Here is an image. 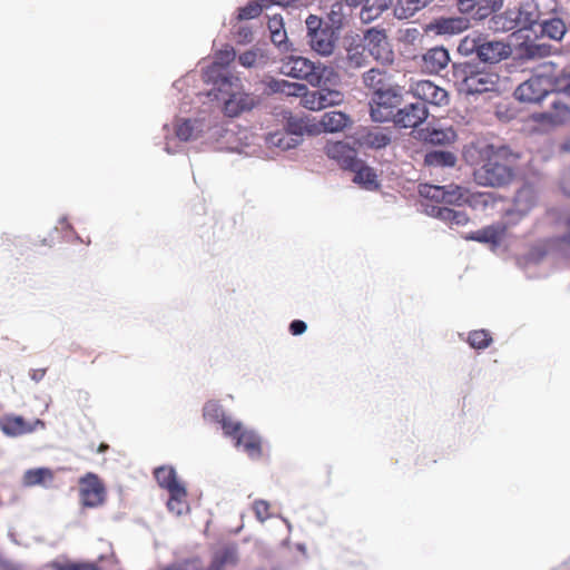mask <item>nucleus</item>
I'll return each mask as SVG.
<instances>
[{
    "mask_svg": "<svg viewBox=\"0 0 570 570\" xmlns=\"http://www.w3.org/2000/svg\"><path fill=\"white\" fill-rule=\"evenodd\" d=\"M463 158L474 166V181L484 187L500 188L514 177L512 165L520 158L507 144H485L483 147L469 146Z\"/></svg>",
    "mask_w": 570,
    "mask_h": 570,
    "instance_id": "f257e3e1",
    "label": "nucleus"
},
{
    "mask_svg": "<svg viewBox=\"0 0 570 570\" xmlns=\"http://www.w3.org/2000/svg\"><path fill=\"white\" fill-rule=\"evenodd\" d=\"M550 80L534 76L520 83L514 90V98L520 102L542 105L547 102L548 109L535 112L533 118L537 121L560 125L570 119V107L562 102L552 91Z\"/></svg>",
    "mask_w": 570,
    "mask_h": 570,
    "instance_id": "f03ea898",
    "label": "nucleus"
},
{
    "mask_svg": "<svg viewBox=\"0 0 570 570\" xmlns=\"http://www.w3.org/2000/svg\"><path fill=\"white\" fill-rule=\"evenodd\" d=\"M206 97L210 101H223V110L228 117H236L254 106V98L242 90L239 78L232 75L219 73Z\"/></svg>",
    "mask_w": 570,
    "mask_h": 570,
    "instance_id": "7ed1b4c3",
    "label": "nucleus"
},
{
    "mask_svg": "<svg viewBox=\"0 0 570 570\" xmlns=\"http://www.w3.org/2000/svg\"><path fill=\"white\" fill-rule=\"evenodd\" d=\"M403 89L379 79L371 96L370 116L374 122L392 121L395 110L403 101Z\"/></svg>",
    "mask_w": 570,
    "mask_h": 570,
    "instance_id": "20e7f679",
    "label": "nucleus"
},
{
    "mask_svg": "<svg viewBox=\"0 0 570 570\" xmlns=\"http://www.w3.org/2000/svg\"><path fill=\"white\" fill-rule=\"evenodd\" d=\"M222 128L205 118L180 119L175 126V136L179 141L202 144L213 142Z\"/></svg>",
    "mask_w": 570,
    "mask_h": 570,
    "instance_id": "39448f33",
    "label": "nucleus"
},
{
    "mask_svg": "<svg viewBox=\"0 0 570 570\" xmlns=\"http://www.w3.org/2000/svg\"><path fill=\"white\" fill-rule=\"evenodd\" d=\"M330 69L321 63L301 56L287 55V77L304 79L314 87H320L326 80Z\"/></svg>",
    "mask_w": 570,
    "mask_h": 570,
    "instance_id": "423d86ee",
    "label": "nucleus"
},
{
    "mask_svg": "<svg viewBox=\"0 0 570 570\" xmlns=\"http://www.w3.org/2000/svg\"><path fill=\"white\" fill-rule=\"evenodd\" d=\"M538 194L533 185L523 184L515 193L512 204L504 210V220L509 226L517 225L537 205Z\"/></svg>",
    "mask_w": 570,
    "mask_h": 570,
    "instance_id": "0eeeda50",
    "label": "nucleus"
},
{
    "mask_svg": "<svg viewBox=\"0 0 570 570\" xmlns=\"http://www.w3.org/2000/svg\"><path fill=\"white\" fill-rule=\"evenodd\" d=\"M224 434L235 441V446L252 459L261 456V439L255 431L245 428L239 421H224Z\"/></svg>",
    "mask_w": 570,
    "mask_h": 570,
    "instance_id": "6e6552de",
    "label": "nucleus"
},
{
    "mask_svg": "<svg viewBox=\"0 0 570 570\" xmlns=\"http://www.w3.org/2000/svg\"><path fill=\"white\" fill-rule=\"evenodd\" d=\"M321 134L320 126L309 116L298 117L287 111V150L296 148L303 137Z\"/></svg>",
    "mask_w": 570,
    "mask_h": 570,
    "instance_id": "1a4fd4ad",
    "label": "nucleus"
},
{
    "mask_svg": "<svg viewBox=\"0 0 570 570\" xmlns=\"http://www.w3.org/2000/svg\"><path fill=\"white\" fill-rule=\"evenodd\" d=\"M80 502L87 508H97L105 501L106 490L97 474L88 472L79 479Z\"/></svg>",
    "mask_w": 570,
    "mask_h": 570,
    "instance_id": "9d476101",
    "label": "nucleus"
},
{
    "mask_svg": "<svg viewBox=\"0 0 570 570\" xmlns=\"http://www.w3.org/2000/svg\"><path fill=\"white\" fill-rule=\"evenodd\" d=\"M410 91L419 99V102H423L425 106L430 104L441 107L449 104L448 91L428 79L413 82Z\"/></svg>",
    "mask_w": 570,
    "mask_h": 570,
    "instance_id": "9b49d317",
    "label": "nucleus"
},
{
    "mask_svg": "<svg viewBox=\"0 0 570 570\" xmlns=\"http://www.w3.org/2000/svg\"><path fill=\"white\" fill-rule=\"evenodd\" d=\"M430 112L423 102H410L395 110L392 122L399 128H417L429 117Z\"/></svg>",
    "mask_w": 570,
    "mask_h": 570,
    "instance_id": "f8f14e48",
    "label": "nucleus"
},
{
    "mask_svg": "<svg viewBox=\"0 0 570 570\" xmlns=\"http://www.w3.org/2000/svg\"><path fill=\"white\" fill-rule=\"evenodd\" d=\"M325 155L335 160L344 170L354 169L357 161L361 159L357 156V150L346 141H328L324 147Z\"/></svg>",
    "mask_w": 570,
    "mask_h": 570,
    "instance_id": "ddd939ff",
    "label": "nucleus"
},
{
    "mask_svg": "<svg viewBox=\"0 0 570 570\" xmlns=\"http://www.w3.org/2000/svg\"><path fill=\"white\" fill-rule=\"evenodd\" d=\"M469 27L470 21L465 17H439L431 20L424 30L438 36H452L465 31Z\"/></svg>",
    "mask_w": 570,
    "mask_h": 570,
    "instance_id": "4468645a",
    "label": "nucleus"
},
{
    "mask_svg": "<svg viewBox=\"0 0 570 570\" xmlns=\"http://www.w3.org/2000/svg\"><path fill=\"white\" fill-rule=\"evenodd\" d=\"M504 0H458L461 13H473L476 20H483L503 7Z\"/></svg>",
    "mask_w": 570,
    "mask_h": 570,
    "instance_id": "2eb2a0df",
    "label": "nucleus"
},
{
    "mask_svg": "<svg viewBox=\"0 0 570 570\" xmlns=\"http://www.w3.org/2000/svg\"><path fill=\"white\" fill-rule=\"evenodd\" d=\"M498 80L499 76L497 73L484 72L483 68L481 69L478 65L470 80H466V86L460 87V91L468 96L480 95L493 90Z\"/></svg>",
    "mask_w": 570,
    "mask_h": 570,
    "instance_id": "dca6fc26",
    "label": "nucleus"
},
{
    "mask_svg": "<svg viewBox=\"0 0 570 570\" xmlns=\"http://www.w3.org/2000/svg\"><path fill=\"white\" fill-rule=\"evenodd\" d=\"M511 53L512 49L510 45H505L502 41L487 40L485 38H482L478 61L484 65H493L507 59Z\"/></svg>",
    "mask_w": 570,
    "mask_h": 570,
    "instance_id": "f3484780",
    "label": "nucleus"
},
{
    "mask_svg": "<svg viewBox=\"0 0 570 570\" xmlns=\"http://www.w3.org/2000/svg\"><path fill=\"white\" fill-rule=\"evenodd\" d=\"M514 13H520L519 17L515 18V21H518L517 31L512 32V38H522L524 37L523 32H533L534 37H538V31L534 29L535 26L539 27V11L537 10V7L533 4H525L515 7Z\"/></svg>",
    "mask_w": 570,
    "mask_h": 570,
    "instance_id": "a211bd4d",
    "label": "nucleus"
},
{
    "mask_svg": "<svg viewBox=\"0 0 570 570\" xmlns=\"http://www.w3.org/2000/svg\"><path fill=\"white\" fill-rule=\"evenodd\" d=\"M507 224H492L475 232H470L463 236L466 240H473L489 245L492 249L499 247L503 240L507 230Z\"/></svg>",
    "mask_w": 570,
    "mask_h": 570,
    "instance_id": "6ab92c4d",
    "label": "nucleus"
},
{
    "mask_svg": "<svg viewBox=\"0 0 570 570\" xmlns=\"http://www.w3.org/2000/svg\"><path fill=\"white\" fill-rule=\"evenodd\" d=\"M45 426L41 420H36L32 424L24 421L22 416L10 415L0 421L1 431L8 436H19L32 432L36 426Z\"/></svg>",
    "mask_w": 570,
    "mask_h": 570,
    "instance_id": "aec40b11",
    "label": "nucleus"
},
{
    "mask_svg": "<svg viewBox=\"0 0 570 570\" xmlns=\"http://www.w3.org/2000/svg\"><path fill=\"white\" fill-rule=\"evenodd\" d=\"M350 171L354 173L353 183L358 185L361 188L370 191H374L380 188L381 185L375 169L368 166L363 159H360L354 169H351Z\"/></svg>",
    "mask_w": 570,
    "mask_h": 570,
    "instance_id": "412c9836",
    "label": "nucleus"
},
{
    "mask_svg": "<svg viewBox=\"0 0 570 570\" xmlns=\"http://www.w3.org/2000/svg\"><path fill=\"white\" fill-rule=\"evenodd\" d=\"M338 37L340 35L332 31L331 28H324L322 31L311 36L308 38V43L318 55L330 56L334 51Z\"/></svg>",
    "mask_w": 570,
    "mask_h": 570,
    "instance_id": "4be33fe9",
    "label": "nucleus"
},
{
    "mask_svg": "<svg viewBox=\"0 0 570 570\" xmlns=\"http://www.w3.org/2000/svg\"><path fill=\"white\" fill-rule=\"evenodd\" d=\"M522 41L515 43L514 46L518 48L519 56L522 59L532 60L535 58H544L550 56L551 46L548 43H537L531 39L530 35H525L522 37Z\"/></svg>",
    "mask_w": 570,
    "mask_h": 570,
    "instance_id": "5701e85b",
    "label": "nucleus"
},
{
    "mask_svg": "<svg viewBox=\"0 0 570 570\" xmlns=\"http://www.w3.org/2000/svg\"><path fill=\"white\" fill-rule=\"evenodd\" d=\"M351 122L347 114L334 110L325 112L316 124L320 126L321 132H337L347 128Z\"/></svg>",
    "mask_w": 570,
    "mask_h": 570,
    "instance_id": "b1692460",
    "label": "nucleus"
},
{
    "mask_svg": "<svg viewBox=\"0 0 570 570\" xmlns=\"http://www.w3.org/2000/svg\"><path fill=\"white\" fill-rule=\"evenodd\" d=\"M419 137L425 144L433 146H445L455 140L456 134L451 128L443 129L426 127L419 131Z\"/></svg>",
    "mask_w": 570,
    "mask_h": 570,
    "instance_id": "393cba45",
    "label": "nucleus"
},
{
    "mask_svg": "<svg viewBox=\"0 0 570 570\" xmlns=\"http://www.w3.org/2000/svg\"><path fill=\"white\" fill-rule=\"evenodd\" d=\"M520 13H514L513 8L507 9L504 12L497 14V12L491 14V18L488 21V28L493 32H508V31H517L518 21L515 18L519 17Z\"/></svg>",
    "mask_w": 570,
    "mask_h": 570,
    "instance_id": "a878e982",
    "label": "nucleus"
},
{
    "mask_svg": "<svg viewBox=\"0 0 570 570\" xmlns=\"http://www.w3.org/2000/svg\"><path fill=\"white\" fill-rule=\"evenodd\" d=\"M235 50L229 46H226L223 50H220L216 55L213 66L205 73L206 81L214 85V81L218 78L219 73L229 75L227 70L224 69V67L232 62L235 59Z\"/></svg>",
    "mask_w": 570,
    "mask_h": 570,
    "instance_id": "bb28decb",
    "label": "nucleus"
},
{
    "mask_svg": "<svg viewBox=\"0 0 570 570\" xmlns=\"http://www.w3.org/2000/svg\"><path fill=\"white\" fill-rule=\"evenodd\" d=\"M423 62L431 72H439L450 62V53L443 46L429 49L423 55Z\"/></svg>",
    "mask_w": 570,
    "mask_h": 570,
    "instance_id": "cd10ccee",
    "label": "nucleus"
},
{
    "mask_svg": "<svg viewBox=\"0 0 570 570\" xmlns=\"http://www.w3.org/2000/svg\"><path fill=\"white\" fill-rule=\"evenodd\" d=\"M454 153L445 149H432L424 155V165L434 168H452L456 164Z\"/></svg>",
    "mask_w": 570,
    "mask_h": 570,
    "instance_id": "c85d7f7f",
    "label": "nucleus"
},
{
    "mask_svg": "<svg viewBox=\"0 0 570 570\" xmlns=\"http://www.w3.org/2000/svg\"><path fill=\"white\" fill-rule=\"evenodd\" d=\"M538 35L548 37L551 40L560 41L564 37L568 28L564 21L559 17L543 19L539 23Z\"/></svg>",
    "mask_w": 570,
    "mask_h": 570,
    "instance_id": "c756f323",
    "label": "nucleus"
},
{
    "mask_svg": "<svg viewBox=\"0 0 570 570\" xmlns=\"http://www.w3.org/2000/svg\"><path fill=\"white\" fill-rule=\"evenodd\" d=\"M237 549L235 546H224L217 549L207 570H224L237 562Z\"/></svg>",
    "mask_w": 570,
    "mask_h": 570,
    "instance_id": "7c9ffc66",
    "label": "nucleus"
},
{
    "mask_svg": "<svg viewBox=\"0 0 570 570\" xmlns=\"http://www.w3.org/2000/svg\"><path fill=\"white\" fill-rule=\"evenodd\" d=\"M446 187L444 204L454 206H463L468 204L472 206V198H474V195L471 194L468 188L455 184L446 185Z\"/></svg>",
    "mask_w": 570,
    "mask_h": 570,
    "instance_id": "2f4dec72",
    "label": "nucleus"
},
{
    "mask_svg": "<svg viewBox=\"0 0 570 570\" xmlns=\"http://www.w3.org/2000/svg\"><path fill=\"white\" fill-rule=\"evenodd\" d=\"M433 0H399L394 8V17L399 20L412 18L417 11L428 7Z\"/></svg>",
    "mask_w": 570,
    "mask_h": 570,
    "instance_id": "473e14b6",
    "label": "nucleus"
},
{
    "mask_svg": "<svg viewBox=\"0 0 570 570\" xmlns=\"http://www.w3.org/2000/svg\"><path fill=\"white\" fill-rule=\"evenodd\" d=\"M272 6L285 7V0H256L249 2L244 8L239 9L238 20H248L259 16L264 8H271Z\"/></svg>",
    "mask_w": 570,
    "mask_h": 570,
    "instance_id": "72a5a7b5",
    "label": "nucleus"
},
{
    "mask_svg": "<svg viewBox=\"0 0 570 570\" xmlns=\"http://www.w3.org/2000/svg\"><path fill=\"white\" fill-rule=\"evenodd\" d=\"M386 39L387 36L384 29L370 28L364 32V48L372 55H380L387 43Z\"/></svg>",
    "mask_w": 570,
    "mask_h": 570,
    "instance_id": "f704fd0d",
    "label": "nucleus"
},
{
    "mask_svg": "<svg viewBox=\"0 0 570 570\" xmlns=\"http://www.w3.org/2000/svg\"><path fill=\"white\" fill-rule=\"evenodd\" d=\"M394 0H366L365 7L361 10V19L370 23L377 19L384 11L391 8Z\"/></svg>",
    "mask_w": 570,
    "mask_h": 570,
    "instance_id": "c9c22d12",
    "label": "nucleus"
},
{
    "mask_svg": "<svg viewBox=\"0 0 570 570\" xmlns=\"http://www.w3.org/2000/svg\"><path fill=\"white\" fill-rule=\"evenodd\" d=\"M53 480V473L48 468L29 469L23 473L22 483L26 487L47 485Z\"/></svg>",
    "mask_w": 570,
    "mask_h": 570,
    "instance_id": "e433bc0d",
    "label": "nucleus"
},
{
    "mask_svg": "<svg viewBox=\"0 0 570 570\" xmlns=\"http://www.w3.org/2000/svg\"><path fill=\"white\" fill-rule=\"evenodd\" d=\"M187 491L186 488H176L169 491V499L167 501V508L170 512L176 515H181L189 510L187 503Z\"/></svg>",
    "mask_w": 570,
    "mask_h": 570,
    "instance_id": "4c0bfd02",
    "label": "nucleus"
},
{
    "mask_svg": "<svg viewBox=\"0 0 570 570\" xmlns=\"http://www.w3.org/2000/svg\"><path fill=\"white\" fill-rule=\"evenodd\" d=\"M155 478L158 484L168 492L176 488H183L184 484L177 479L176 471L173 466H159L155 470Z\"/></svg>",
    "mask_w": 570,
    "mask_h": 570,
    "instance_id": "58836bf2",
    "label": "nucleus"
},
{
    "mask_svg": "<svg viewBox=\"0 0 570 570\" xmlns=\"http://www.w3.org/2000/svg\"><path fill=\"white\" fill-rule=\"evenodd\" d=\"M267 27L271 32L272 42L279 48L285 45V29L282 14L277 12L272 13L268 17Z\"/></svg>",
    "mask_w": 570,
    "mask_h": 570,
    "instance_id": "ea45409f",
    "label": "nucleus"
},
{
    "mask_svg": "<svg viewBox=\"0 0 570 570\" xmlns=\"http://www.w3.org/2000/svg\"><path fill=\"white\" fill-rule=\"evenodd\" d=\"M391 140V136L383 131L368 130L362 136V144L374 150L386 148Z\"/></svg>",
    "mask_w": 570,
    "mask_h": 570,
    "instance_id": "a19ab883",
    "label": "nucleus"
},
{
    "mask_svg": "<svg viewBox=\"0 0 570 570\" xmlns=\"http://www.w3.org/2000/svg\"><path fill=\"white\" fill-rule=\"evenodd\" d=\"M204 419L209 422L220 423L224 430V421H235L230 416H226L222 405L216 401H208L204 406Z\"/></svg>",
    "mask_w": 570,
    "mask_h": 570,
    "instance_id": "79ce46f5",
    "label": "nucleus"
},
{
    "mask_svg": "<svg viewBox=\"0 0 570 570\" xmlns=\"http://www.w3.org/2000/svg\"><path fill=\"white\" fill-rule=\"evenodd\" d=\"M493 342L492 335L488 330H473L469 332L466 343L471 348L485 350Z\"/></svg>",
    "mask_w": 570,
    "mask_h": 570,
    "instance_id": "37998d69",
    "label": "nucleus"
},
{
    "mask_svg": "<svg viewBox=\"0 0 570 570\" xmlns=\"http://www.w3.org/2000/svg\"><path fill=\"white\" fill-rule=\"evenodd\" d=\"M445 188H448L446 185L421 184L419 186V194L425 199L444 204Z\"/></svg>",
    "mask_w": 570,
    "mask_h": 570,
    "instance_id": "c03bdc74",
    "label": "nucleus"
},
{
    "mask_svg": "<svg viewBox=\"0 0 570 570\" xmlns=\"http://www.w3.org/2000/svg\"><path fill=\"white\" fill-rule=\"evenodd\" d=\"M482 36L481 35H478V36H466L464 37L460 43H459V47H458V51L459 53L463 55V56H470V55H475V58L473 60H478V57H479V49H480V46H481V42H482Z\"/></svg>",
    "mask_w": 570,
    "mask_h": 570,
    "instance_id": "a18cd8bd",
    "label": "nucleus"
},
{
    "mask_svg": "<svg viewBox=\"0 0 570 570\" xmlns=\"http://www.w3.org/2000/svg\"><path fill=\"white\" fill-rule=\"evenodd\" d=\"M550 86H552V91L557 97L562 94L570 98V71L562 70L553 76L550 79Z\"/></svg>",
    "mask_w": 570,
    "mask_h": 570,
    "instance_id": "49530a36",
    "label": "nucleus"
},
{
    "mask_svg": "<svg viewBox=\"0 0 570 570\" xmlns=\"http://www.w3.org/2000/svg\"><path fill=\"white\" fill-rule=\"evenodd\" d=\"M478 63L474 60L453 63V76L456 80H461V87L466 86V80L473 75Z\"/></svg>",
    "mask_w": 570,
    "mask_h": 570,
    "instance_id": "de8ad7c7",
    "label": "nucleus"
},
{
    "mask_svg": "<svg viewBox=\"0 0 570 570\" xmlns=\"http://www.w3.org/2000/svg\"><path fill=\"white\" fill-rule=\"evenodd\" d=\"M52 570H99L96 562L82 561H53L50 564Z\"/></svg>",
    "mask_w": 570,
    "mask_h": 570,
    "instance_id": "09e8293b",
    "label": "nucleus"
},
{
    "mask_svg": "<svg viewBox=\"0 0 570 570\" xmlns=\"http://www.w3.org/2000/svg\"><path fill=\"white\" fill-rule=\"evenodd\" d=\"M285 139V134L282 130H277L274 132H269L266 138L265 142L267 148L271 150V157L281 155L282 151L285 150L283 147V141Z\"/></svg>",
    "mask_w": 570,
    "mask_h": 570,
    "instance_id": "8fccbe9b",
    "label": "nucleus"
},
{
    "mask_svg": "<svg viewBox=\"0 0 570 570\" xmlns=\"http://www.w3.org/2000/svg\"><path fill=\"white\" fill-rule=\"evenodd\" d=\"M322 100V88L320 87L314 91L308 90L306 96L299 101V105L308 110H322L324 109V102Z\"/></svg>",
    "mask_w": 570,
    "mask_h": 570,
    "instance_id": "3c124183",
    "label": "nucleus"
},
{
    "mask_svg": "<svg viewBox=\"0 0 570 570\" xmlns=\"http://www.w3.org/2000/svg\"><path fill=\"white\" fill-rule=\"evenodd\" d=\"M341 9V4H334L327 14V21L325 22V28H331L332 31L337 35H340V30L343 27L344 20V16L342 14Z\"/></svg>",
    "mask_w": 570,
    "mask_h": 570,
    "instance_id": "603ef678",
    "label": "nucleus"
},
{
    "mask_svg": "<svg viewBox=\"0 0 570 570\" xmlns=\"http://www.w3.org/2000/svg\"><path fill=\"white\" fill-rule=\"evenodd\" d=\"M264 60L263 51L259 49H252L243 52L238 57L239 63L245 68L256 67L261 61Z\"/></svg>",
    "mask_w": 570,
    "mask_h": 570,
    "instance_id": "864d4df0",
    "label": "nucleus"
},
{
    "mask_svg": "<svg viewBox=\"0 0 570 570\" xmlns=\"http://www.w3.org/2000/svg\"><path fill=\"white\" fill-rule=\"evenodd\" d=\"M443 218L441 220L448 222L451 225L462 226L469 222V217L465 212L456 210L449 207H445L444 212H442Z\"/></svg>",
    "mask_w": 570,
    "mask_h": 570,
    "instance_id": "5fc2aeb1",
    "label": "nucleus"
},
{
    "mask_svg": "<svg viewBox=\"0 0 570 570\" xmlns=\"http://www.w3.org/2000/svg\"><path fill=\"white\" fill-rule=\"evenodd\" d=\"M271 509V504L265 500H256L253 503L255 517L262 523L274 515Z\"/></svg>",
    "mask_w": 570,
    "mask_h": 570,
    "instance_id": "6e6d98bb",
    "label": "nucleus"
},
{
    "mask_svg": "<svg viewBox=\"0 0 570 570\" xmlns=\"http://www.w3.org/2000/svg\"><path fill=\"white\" fill-rule=\"evenodd\" d=\"M322 99L325 109L330 106L341 104L343 101V94L336 89L322 88Z\"/></svg>",
    "mask_w": 570,
    "mask_h": 570,
    "instance_id": "4d7b16f0",
    "label": "nucleus"
},
{
    "mask_svg": "<svg viewBox=\"0 0 570 570\" xmlns=\"http://www.w3.org/2000/svg\"><path fill=\"white\" fill-rule=\"evenodd\" d=\"M548 252L543 246H533L524 255V259L528 264L537 265L543 261Z\"/></svg>",
    "mask_w": 570,
    "mask_h": 570,
    "instance_id": "13d9d810",
    "label": "nucleus"
},
{
    "mask_svg": "<svg viewBox=\"0 0 570 570\" xmlns=\"http://www.w3.org/2000/svg\"><path fill=\"white\" fill-rule=\"evenodd\" d=\"M305 22H306L308 38L313 35L317 33L318 31H322L325 28V22L323 21V19L315 14H309L306 18Z\"/></svg>",
    "mask_w": 570,
    "mask_h": 570,
    "instance_id": "bf43d9fd",
    "label": "nucleus"
},
{
    "mask_svg": "<svg viewBox=\"0 0 570 570\" xmlns=\"http://www.w3.org/2000/svg\"><path fill=\"white\" fill-rule=\"evenodd\" d=\"M307 92H308V88L305 83L287 81V98L294 97V98H301V100H302L306 96Z\"/></svg>",
    "mask_w": 570,
    "mask_h": 570,
    "instance_id": "052dcab7",
    "label": "nucleus"
},
{
    "mask_svg": "<svg viewBox=\"0 0 570 570\" xmlns=\"http://www.w3.org/2000/svg\"><path fill=\"white\" fill-rule=\"evenodd\" d=\"M203 564L198 559L187 560L181 563H177L173 567L167 568L166 570H202Z\"/></svg>",
    "mask_w": 570,
    "mask_h": 570,
    "instance_id": "680f3d73",
    "label": "nucleus"
},
{
    "mask_svg": "<svg viewBox=\"0 0 570 570\" xmlns=\"http://www.w3.org/2000/svg\"><path fill=\"white\" fill-rule=\"evenodd\" d=\"M288 331L294 336H299L307 331V323L303 320H293L288 324Z\"/></svg>",
    "mask_w": 570,
    "mask_h": 570,
    "instance_id": "e2e57ef3",
    "label": "nucleus"
},
{
    "mask_svg": "<svg viewBox=\"0 0 570 570\" xmlns=\"http://www.w3.org/2000/svg\"><path fill=\"white\" fill-rule=\"evenodd\" d=\"M265 82L269 94L283 92L285 88V80H277L273 77H268Z\"/></svg>",
    "mask_w": 570,
    "mask_h": 570,
    "instance_id": "0e129e2a",
    "label": "nucleus"
},
{
    "mask_svg": "<svg viewBox=\"0 0 570 570\" xmlns=\"http://www.w3.org/2000/svg\"><path fill=\"white\" fill-rule=\"evenodd\" d=\"M253 37L252 29L248 26H239L236 31V39L239 43L250 42Z\"/></svg>",
    "mask_w": 570,
    "mask_h": 570,
    "instance_id": "69168bd1",
    "label": "nucleus"
},
{
    "mask_svg": "<svg viewBox=\"0 0 570 570\" xmlns=\"http://www.w3.org/2000/svg\"><path fill=\"white\" fill-rule=\"evenodd\" d=\"M445 207L446 206L440 205L439 203L435 205H425V213L441 220L443 218L441 212H444Z\"/></svg>",
    "mask_w": 570,
    "mask_h": 570,
    "instance_id": "338daca9",
    "label": "nucleus"
},
{
    "mask_svg": "<svg viewBox=\"0 0 570 570\" xmlns=\"http://www.w3.org/2000/svg\"><path fill=\"white\" fill-rule=\"evenodd\" d=\"M564 224L568 228V230L562 235L560 236L559 238H557V242L561 245V244H566V245H569L570 246V213L566 216L564 218Z\"/></svg>",
    "mask_w": 570,
    "mask_h": 570,
    "instance_id": "774afa93",
    "label": "nucleus"
}]
</instances>
